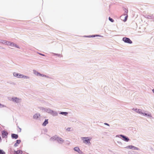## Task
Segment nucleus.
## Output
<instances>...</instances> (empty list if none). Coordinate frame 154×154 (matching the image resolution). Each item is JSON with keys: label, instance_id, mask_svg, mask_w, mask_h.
Here are the masks:
<instances>
[{"label": "nucleus", "instance_id": "nucleus-1", "mask_svg": "<svg viewBox=\"0 0 154 154\" xmlns=\"http://www.w3.org/2000/svg\"><path fill=\"white\" fill-rule=\"evenodd\" d=\"M0 43L5 45L8 46H10L12 49H14V48H20L19 46L16 44L10 41L5 40H0Z\"/></svg>", "mask_w": 154, "mask_h": 154}, {"label": "nucleus", "instance_id": "nucleus-2", "mask_svg": "<svg viewBox=\"0 0 154 154\" xmlns=\"http://www.w3.org/2000/svg\"><path fill=\"white\" fill-rule=\"evenodd\" d=\"M92 139V137H82L80 138V139L83 143L84 144L87 145L91 144V141Z\"/></svg>", "mask_w": 154, "mask_h": 154}, {"label": "nucleus", "instance_id": "nucleus-3", "mask_svg": "<svg viewBox=\"0 0 154 154\" xmlns=\"http://www.w3.org/2000/svg\"><path fill=\"white\" fill-rule=\"evenodd\" d=\"M13 76L18 78H23L24 79H28L29 77L26 76L24 75L17 72H13Z\"/></svg>", "mask_w": 154, "mask_h": 154}, {"label": "nucleus", "instance_id": "nucleus-4", "mask_svg": "<svg viewBox=\"0 0 154 154\" xmlns=\"http://www.w3.org/2000/svg\"><path fill=\"white\" fill-rule=\"evenodd\" d=\"M8 100L10 101L16 103H19L20 102L21 99L16 97L9 96L8 97Z\"/></svg>", "mask_w": 154, "mask_h": 154}, {"label": "nucleus", "instance_id": "nucleus-5", "mask_svg": "<svg viewBox=\"0 0 154 154\" xmlns=\"http://www.w3.org/2000/svg\"><path fill=\"white\" fill-rule=\"evenodd\" d=\"M51 140H56L58 142L61 144L63 143L64 141V140L61 137H58L57 136H54L51 138Z\"/></svg>", "mask_w": 154, "mask_h": 154}, {"label": "nucleus", "instance_id": "nucleus-6", "mask_svg": "<svg viewBox=\"0 0 154 154\" xmlns=\"http://www.w3.org/2000/svg\"><path fill=\"white\" fill-rule=\"evenodd\" d=\"M116 137L122 138V140L127 142H128L130 140L129 139L128 137L122 135H117L116 136Z\"/></svg>", "mask_w": 154, "mask_h": 154}, {"label": "nucleus", "instance_id": "nucleus-7", "mask_svg": "<svg viewBox=\"0 0 154 154\" xmlns=\"http://www.w3.org/2000/svg\"><path fill=\"white\" fill-rule=\"evenodd\" d=\"M125 148L128 149H131L134 150H139V149L138 148L132 145H128Z\"/></svg>", "mask_w": 154, "mask_h": 154}, {"label": "nucleus", "instance_id": "nucleus-8", "mask_svg": "<svg viewBox=\"0 0 154 154\" xmlns=\"http://www.w3.org/2000/svg\"><path fill=\"white\" fill-rule=\"evenodd\" d=\"M44 112L52 115H53L55 113L54 111L51 110V109L48 108H44Z\"/></svg>", "mask_w": 154, "mask_h": 154}, {"label": "nucleus", "instance_id": "nucleus-9", "mask_svg": "<svg viewBox=\"0 0 154 154\" xmlns=\"http://www.w3.org/2000/svg\"><path fill=\"white\" fill-rule=\"evenodd\" d=\"M142 116L145 117H148L149 118L152 117L151 114L147 112H144L142 110V113L140 114Z\"/></svg>", "mask_w": 154, "mask_h": 154}, {"label": "nucleus", "instance_id": "nucleus-10", "mask_svg": "<svg viewBox=\"0 0 154 154\" xmlns=\"http://www.w3.org/2000/svg\"><path fill=\"white\" fill-rule=\"evenodd\" d=\"M122 40L125 43L128 44H131L132 43L131 40L128 38L124 37L122 38Z\"/></svg>", "mask_w": 154, "mask_h": 154}, {"label": "nucleus", "instance_id": "nucleus-11", "mask_svg": "<svg viewBox=\"0 0 154 154\" xmlns=\"http://www.w3.org/2000/svg\"><path fill=\"white\" fill-rule=\"evenodd\" d=\"M132 110L133 111H134L137 113L140 114L141 113H142V110L140 109H137V108L134 107V108H133L132 109Z\"/></svg>", "mask_w": 154, "mask_h": 154}, {"label": "nucleus", "instance_id": "nucleus-12", "mask_svg": "<svg viewBox=\"0 0 154 154\" xmlns=\"http://www.w3.org/2000/svg\"><path fill=\"white\" fill-rule=\"evenodd\" d=\"M41 115L39 113H37L34 114L33 116V118L37 120L40 117Z\"/></svg>", "mask_w": 154, "mask_h": 154}, {"label": "nucleus", "instance_id": "nucleus-13", "mask_svg": "<svg viewBox=\"0 0 154 154\" xmlns=\"http://www.w3.org/2000/svg\"><path fill=\"white\" fill-rule=\"evenodd\" d=\"M33 72L35 75L38 76H43L44 75L40 74L38 72L35 70H33Z\"/></svg>", "mask_w": 154, "mask_h": 154}, {"label": "nucleus", "instance_id": "nucleus-14", "mask_svg": "<svg viewBox=\"0 0 154 154\" xmlns=\"http://www.w3.org/2000/svg\"><path fill=\"white\" fill-rule=\"evenodd\" d=\"M21 142V140H17L16 141L15 143L14 144V146L15 147H17L19 144Z\"/></svg>", "mask_w": 154, "mask_h": 154}, {"label": "nucleus", "instance_id": "nucleus-15", "mask_svg": "<svg viewBox=\"0 0 154 154\" xmlns=\"http://www.w3.org/2000/svg\"><path fill=\"white\" fill-rule=\"evenodd\" d=\"M73 150L74 151L79 153H80L81 152V151L80 150L79 147L78 146L75 147L73 149Z\"/></svg>", "mask_w": 154, "mask_h": 154}, {"label": "nucleus", "instance_id": "nucleus-16", "mask_svg": "<svg viewBox=\"0 0 154 154\" xmlns=\"http://www.w3.org/2000/svg\"><path fill=\"white\" fill-rule=\"evenodd\" d=\"M116 145L119 147H121L123 145V143L121 141H118L116 142Z\"/></svg>", "mask_w": 154, "mask_h": 154}, {"label": "nucleus", "instance_id": "nucleus-17", "mask_svg": "<svg viewBox=\"0 0 154 154\" xmlns=\"http://www.w3.org/2000/svg\"><path fill=\"white\" fill-rule=\"evenodd\" d=\"M121 18L123 21L124 22H125L127 20V16H121Z\"/></svg>", "mask_w": 154, "mask_h": 154}, {"label": "nucleus", "instance_id": "nucleus-18", "mask_svg": "<svg viewBox=\"0 0 154 154\" xmlns=\"http://www.w3.org/2000/svg\"><path fill=\"white\" fill-rule=\"evenodd\" d=\"M11 137L13 138L17 139L18 137V136L17 134H11Z\"/></svg>", "mask_w": 154, "mask_h": 154}, {"label": "nucleus", "instance_id": "nucleus-19", "mask_svg": "<svg viewBox=\"0 0 154 154\" xmlns=\"http://www.w3.org/2000/svg\"><path fill=\"white\" fill-rule=\"evenodd\" d=\"M2 133L3 136L4 137H5L7 136L8 134V133L6 131H2Z\"/></svg>", "mask_w": 154, "mask_h": 154}, {"label": "nucleus", "instance_id": "nucleus-20", "mask_svg": "<svg viewBox=\"0 0 154 154\" xmlns=\"http://www.w3.org/2000/svg\"><path fill=\"white\" fill-rule=\"evenodd\" d=\"M66 130L67 131H70L73 130V129L72 127H67L66 128Z\"/></svg>", "mask_w": 154, "mask_h": 154}, {"label": "nucleus", "instance_id": "nucleus-21", "mask_svg": "<svg viewBox=\"0 0 154 154\" xmlns=\"http://www.w3.org/2000/svg\"><path fill=\"white\" fill-rule=\"evenodd\" d=\"M48 120L46 119L43 122V125L44 126H45L48 124Z\"/></svg>", "mask_w": 154, "mask_h": 154}, {"label": "nucleus", "instance_id": "nucleus-22", "mask_svg": "<svg viewBox=\"0 0 154 154\" xmlns=\"http://www.w3.org/2000/svg\"><path fill=\"white\" fill-rule=\"evenodd\" d=\"M16 154H22V151L20 150H18L15 152Z\"/></svg>", "mask_w": 154, "mask_h": 154}, {"label": "nucleus", "instance_id": "nucleus-23", "mask_svg": "<svg viewBox=\"0 0 154 154\" xmlns=\"http://www.w3.org/2000/svg\"><path fill=\"white\" fill-rule=\"evenodd\" d=\"M0 154H5V152L2 149H0Z\"/></svg>", "mask_w": 154, "mask_h": 154}, {"label": "nucleus", "instance_id": "nucleus-24", "mask_svg": "<svg viewBox=\"0 0 154 154\" xmlns=\"http://www.w3.org/2000/svg\"><path fill=\"white\" fill-rule=\"evenodd\" d=\"M60 114L62 115H66L67 114V113L65 112H62L60 113Z\"/></svg>", "mask_w": 154, "mask_h": 154}, {"label": "nucleus", "instance_id": "nucleus-25", "mask_svg": "<svg viewBox=\"0 0 154 154\" xmlns=\"http://www.w3.org/2000/svg\"><path fill=\"white\" fill-rule=\"evenodd\" d=\"M109 19L110 21H111L112 22H114V20L112 18H111L110 17H109Z\"/></svg>", "mask_w": 154, "mask_h": 154}, {"label": "nucleus", "instance_id": "nucleus-26", "mask_svg": "<svg viewBox=\"0 0 154 154\" xmlns=\"http://www.w3.org/2000/svg\"><path fill=\"white\" fill-rule=\"evenodd\" d=\"M99 36V35H96V36ZM95 36V35H92L91 36H89L88 37H94Z\"/></svg>", "mask_w": 154, "mask_h": 154}, {"label": "nucleus", "instance_id": "nucleus-27", "mask_svg": "<svg viewBox=\"0 0 154 154\" xmlns=\"http://www.w3.org/2000/svg\"><path fill=\"white\" fill-rule=\"evenodd\" d=\"M4 106L3 105H2L0 104V108L3 107H4Z\"/></svg>", "mask_w": 154, "mask_h": 154}, {"label": "nucleus", "instance_id": "nucleus-28", "mask_svg": "<svg viewBox=\"0 0 154 154\" xmlns=\"http://www.w3.org/2000/svg\"><path fill=\"white\" fill-rule=\"evenodd\" d=\"M152 91L154 93V89H153L152 90Z\"/></svg>", "mask_w": 154, "mask_h": 154}, {"label": "nucleus", "instance_id": "nucleus-29", "mask_svg": "<svg viewBox=\"0 0 154 154\" xmlns=\"http://www.w3.org/2000/svg\"><path fill=\"white\" fill-rule=\"evenodd\" d=\"M105 124L106 125H108V124L107 123H105Z\"/></svg>", "mask_w": 154, "mask_h": 154}, {"label": "nucleus", "instance_id": "nucleus-30", "mask_svg": "<svg viewBox=\"0 0 154 154\" xmlns=\"http://www.w3.org/2000/svg\"><path fill=\"white\" fill-rule=\"evenodd\" d=\"M1 140V137H0V140Z\"/></svg>", "mask_w": 154, "mask_h": 154}]
</instances>
